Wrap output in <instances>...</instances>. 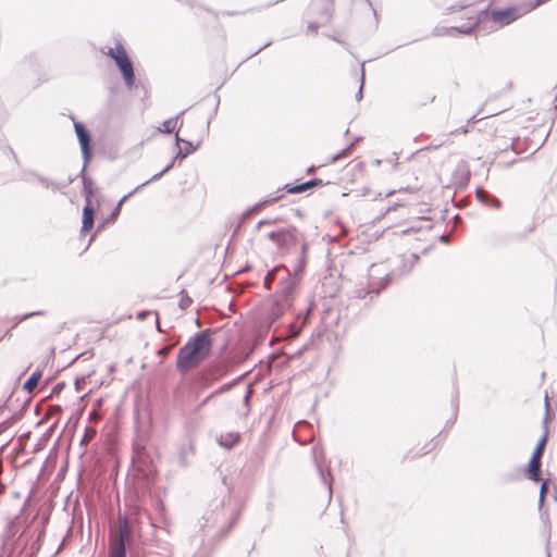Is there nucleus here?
Listing matches in <instances>:
<instances>
[{
    "instance_id": "1",
    "label": "nucleus",
    "mask_w": 557,
    "mask_h": 557,
    "mask_svg": "<svg viewBox=\"0 0 557 557\" xmlns=\"http://www.w3.org/2000/svg\"><path fill=\"white\" fill-rule=\"evenodd\" d=\"M211 331L209 329L196 333L187 343L180 348L176 356V368L178 372L185 374L191 369L198 367L206 360L212 349Z\"/></svg>"
},
{
    "instance_id": "2",
    "label": "nucleus",
    "mask_w": 557,
    "mask_h": 557,
    "mask_svg": "<svg viewBox=\"0 0 557 557\" xmlns=\"http://www.w3.org/2000/svg\"><path fill=\"white\" fill-rule=\"evenodd\" d=\"M108 54L115 61L116 65L121 70L127 87L133 88L135 85L133 64L123 46L117 44L115 48L109 49Z\"/></svg>"
},
{
    "instance_id": "3",
    "label": "nucleus",
    "mask_w": 557,
    "mask_h": 557,
    "mask_svg": "<svg viewBox=\"0 0 557 557\" xmlns=\"http://www.w3.org/2000/svg\"><path fill=\"white\" fill-rule=\"evenodd\" d=\"M295 283L288 281L287 284L275 295L271 309L272 319H277L292 307L294 300Z\"/></svg>"
},
{
    "instance_id": "4",
    "label": "nucleus",
    "mask_w": 557,
    "mask_h": 557,
    "mask_svg": "<svg viewBox=\"0 0 557 557\" xmlns=\"http://www.w3.org/2000/svg\"><path fill=\"white\" fill-rule=\"evenodd\" d=\"M128 539V525L125 517L117 520V531L110 544V557H125V542Z\"/></svg>"
},
{
    "instance_id": "5",
    "label": "nucleus",
    "mask_w": 557,
    "mask_h": 557,
    "mask_svg": "<svg viewBox=\"0 0 557 557\" xmlns=\"http://www.w3.org/2000/svg\"><path fill=\"white\" fill-rule=\"evenodd\" d=\"M389 273L385 264H372L369 270L370 289L368 294H379L388 283Z\"/></svg>"
},
{
    "instance_id": "6",
    "label": "nucleus",
    "mask_w": 557,
    "mask_h": 557,
    "mask_svg": "<svg viewBox=\"0 0 557 557\" xmlns=\"http://www.w3.org/2000/svg\"><path fill=\"white\" fill-rule=\"evenodd\" d=\"M546 442H547V433H544V435L539 441V443L531 456V459L529 461L528 474H529V478L535 482H539L541 480L540 479L541 457L543 455V450L546 445Z\"/></svg>"
},
{
    "instance_id": "7",
    "label": "nucleus",
    "mask_w": 557,
    "mask_h": 557,
    "mask_svg": "<svg viewBox=\"0 0 557 557\" xmlns=\"http://www.w3.org/2000/svg\"><path fill=\"white\" fill-rule=\"evenodd\" d=\"M268 237L275 243L280 250H288L296 243V230L282 228L269 233Z\"/></svg>"
},
{
    "instance_id": "8",
    "label": "nucleus",
    "mask_w": 557,
    "mask_h": 557,
    "mask_svg": "<svg viewBox=\"0 0 557 557\" xmlns=\"http://www.w3.org/2000/svg\"><path fill=\"white\" fill-rule=\"evenodd\" d=\"M75 134L78 138L81 149L83 152V158L85 164L89 162L91 153H90V135L86 127L81 122H74Z\"/></svg>"
},
{
    "instance_id": "9",
    "label": "nucleus",
    "mask_w": 557,
    "mask_h": 557,
    "mask_svg": "<svg viewBox=\"0 0 557 557\" xmlns=\"http://www.w3.org/2000/svg\"><path fill=\"white\" fill-rule=\"evenodd\" d=\"M518 18L517 11L515 9H505L492 12V20L499 25H508Z\"/></svg>"
},
{
    "instance_id": "10",
    "label": "nucleus",
    "mask_w": 557,
    "mask_h": 557,
    "mask_svg": "<svg viewBox=\"0 0 557 557\" xmlns=\"http://www.w3.org/2000/svg\"><path fill=\"white\" fill-rule=\"evenodd\" d=\"M173 168V162H170L161 172L154 174L150 180L146 181L145 183H143L141 185H139L138 187H136L133 191H131L128 195L124 196L117 203V206L115 207L114 209V213L117 214L119 211L121 210V207H122V203L128 198L131 197L132 195H134L136 191H138L141 187L146 186L147 184L151 183V182H154L157 180H159L164 173H166L168 171H170L171 169Z\"/></svg>"
},
{
    "instance_id": "11",
    "label": "nucleus",
    "mask_w": 557,
    "mask_h": 557,
    "mask_svg": "<svg viewBox=\"0 0 557 557\" xmlns=\"http://www.w3.org/2000/svg\"><path fill=\"white\" fill-rule=\"evenodd\" d=\"M94 209L90 206V199L87 197V205L83 210L82 233L88 232L94 225Z\"/></svg>"
},
{
    "instance_id": "12",
    "label": "nucleus",
    "mask_w": 557,
    "mask_h": 557,
    "mask_svg": "<svg viewBox=\"0 0 557 557\" xmlns=\"http://www.w3.org/2000/svg\"><path fill=\"white\" fill-rule=\"evenodd\" d=\"M240 440V434L237 432H228L225 434H221L218 437V443L220 446L231 449L233 448Z\"/></svg>"
},
{
    "instance_id": "13",
    "label": "nucleus",
    "mask_w": 557,
    "mask_h": 557,
    "mask_svg": "<svg viewBox=\"0 0 557 557\" xmlns=\"http://www.w3.org/2000/svg\"><path fill=\"white\" fill-rule=\"evenodd\" d=\"M183 114H184V111H182L176 117L169 119V120L164 121L162 124V128L160 131L168 133V134L174 132L177 126L178 119Z\"/></svg>"
},
{
    "instance_id": "14",
    "label": "nucleus",
    "mask_w": 557,
    "mask_h": 557,
    "mask_svg": "<svg viewBox=\"0 0 557 557\" xmlns=\"http://www.w3.org/2000/svg\"><path fill=\"white\" fill-rule=\"evenodd\" d=\"M186 145H189L190 146V149H181L178 147V151L176 152L174 159L171 161V162H175V159H184L186 158L189 153H191L193 151H195L197 149V146H194L190 141H186V140H183Z\"/></svg>"
},
{
    "instance_id": "15",
    "label": "nucleus",
    "mask_w": 557,
    "mask_h": 557,
    "mask_svg": "<svg viewBox=\"0 0 557 557\" xmlns=\"http://www.w3.org/2000/svg\"><path fill=\"white\" fill-rule=\"evenodd\" d=\"M40 373H33L28 380L24 383V389L32 392L38 384V381L40 379Z\"/></svg>"
},
{
    "instance_id": "16",
    "label": "nucleus",
    "mask_w": 557,
    "mask_h": 557,
    "mask_svg": "<svg viewBox=\"0 0 557 557\" xmlns=\"http://www.w3.org/2000/svg\"><path fill=\"white\" fill-rule=\"evenodd\" d=\"M475 25H476V20L475 18H469L467 26H463V27H460V28L454 27L451 30L453 32H459V33L468 34V33L471 32V29Z\"/></svg>"
},
{
    "instance_id": "17",
    "label": "nucleus",
    "mask_w": 557,
    "mask_h": 557,
    "mask_svg": "<svg viewBox=\"0 0 557 557\" xmlns=\"http://www.w3.org/2000/svg\"><path fill=\"white\" fill-rule=\"evenodd\" d=\"M351 146H352V145H349V146H347L346 148H344L341 152H338V153H336V154L332 156V158H331L330 162H331V163H334V162H336L337 160H339L341 158L345 157V156L348 153V151L350 150Z\"/></svg>"
},
{
    "instance_id": "18",
    "label": "nucleus",
    "mask_w": 557,
    "mask_h": 557,
    "mask_svg": "<svg viewBox=\"0 0 557 557\" xmlns=\"http://www.w3.org/2000/svg\"><path fill=\"white\" fill-rule=\"evenodd\" d=\"M313 184H314L313 182H307L305 184L297 185V186L293 187L290 189V191H293V193H301V191L306 190L308 187L312 186Z\"/></svg>"
},
{
    "instance_id": "19",
    "label": "nucleus",
    "mask_w": 557,
    "mask_h": 557,
    "mask_svg": "<svg viewBox=\"0 0 557 557\" xmlns=\"http://www.w3.org/2000/svg\"><path fill=\"white\" fill-rule=\"evenodd\" d=\"M546 491H547V482L545 481L542 483L541 490H540V498H539L540 506H542L544 503V497H545Z\"/></svg>"
},
{
    "instance_id": "20",
    "label": "nucleus",
    "mask_w": 557,
    "mask_h": 557,
    "mask_svg": "<svg viewBox=\"0 0 557 557\" xmlns=\"http://www.w3.org/2000/svg\"><path fill=\"white\" fill-rule=\"evenodd\" d=\"M363 81H364V71L362 70V73H361V85H360L359 90L357 92V99L358 100H360L362 98Z\"/></svg>"
},
{
    "instance_id": "21",
    "label": "nucleus",
    "mask_w": 557,
    "mask_h": 557,
    "mask_svg": "<svg viewBox=\"0 0 557 557\" xmlns=\"http://www.w3.org/2000/svg\"><path fill=\"white\" fill-rule=\"evenodd\" d=\"M478 197L481 201H485V197H487L484 190H478Z\"/></svg>"
},
{
    "instance_id": "22",
    "label": "nucleus",
    "mask_w": 557,
    "mask_h": 557,
    "mask_svg": "<svg viewBox=\"0 0 557 557\" xmlns=\"http://www.w3.org/2000/svg\"><path fill=\"white\" fill-rule=\"evenodd\" d=\"M39 314H42L41 311H37V312H30V313H27L23 317V319H27L29 317H33V315H39Z\"/></svg>"
},
{
    "instance_id": "23",
    "label": "nucleus",
    "mask_w": 557,
    "mask_h": 557,
    "mask_svg": "<svg viewBox=\"0 0 557 557\" xmlns=\"http://www.w3.org/2000/svg\"><path fill=\"white\" fill-rule=\"evenodd\" d=\"M147 314H148V312H139V313L137 314V318H138L139 320H144V319H145V317H146Z\"/></svg>"
},
{
    "instance_id": "24",
    "label": "nucleus",
    "mask_w": 557,
    "mask_h": 557,
    "mask_svg": "<svg viewBox=\"0 0 557 557\" xmlns=\"http://www.w3.org/2000/svg\"><path fill=\"white\" fill-rule=\"evenodd\" d=\"M181 140H182V139L178 137V134L176 133V136H175V145H176L177 147H178V145H180V141H181Z\"/></svg>"
},
{
    "instance_id": "25",
    "label": "nucleus",
    "mask_w": 557,
    "mask_h": 557,
    "mask_svg": "<svg viewBox=\"0 0 557 557\" xmlns=\"http://www.w3.org/2000/svg\"><path fill=\"white\" fill-rule=\"evenodd\" d=\"M546 0H536L535 4L533 5V8L544 3Z\"/></svg>"
},
{
    "instance_id": "26",
    "label": "nucleus",
    "mask_w": 557,
    "mask_h": 557,
    "mask_svg": "<svg viewBox=\"0 0 557 557\" xmlns=\"http://www.w3.org/2000/svg\"><path fill=\"white\" fill-rule=\"evenodd\" d=\"M493 205H494L496 208H499L500 202H499V200L494 199V200H493Z\"/></svg>"
},
{
    "instance_id": "27",
    "label": "nucleus",
    "mask_w": 557,
    "mask_h": 557,
    "mask_svg": "<svg viewBox=\"0 0 557 557\" xmlns=\"http://www.w3.org/2000/svg\"><path fill=\"white\" fill-rule=\"evenodd\" d=\"M265 223H270V221H260L258 224H257V227L259 228L261 225L265 224Z\"/></svg>"
},
{
    "instance_id": "28",
    "label": "nucleus",
    "mask_w": 557,
    "mask_h": 557,
    "mask_svg": "<svg viewBox=\"0 0 557 557\" xmlns=\"http://www.w3.org/2000/svg\"><path fill=\"white\" fill-rule=\"evenodd\" d=\"M410 259H411V263H413L418 260V257L416 255H411Z\"/></svg>"
},
{
    "instance_id": "29",
    "label": "nucleus",
    "mask_w": 557,
    "mask_h": 557,
    "mask_svg": "<svg viewBox=\"0 0 557 557\" xmlns=\"http://www.w3.org/2000/svg\"><path fill=\"white\" fill-rule=\"evenodd\" d=\"M272 275H273V272L268 273V275H267V277H265V282H267V283H268V282H269V280L272 277Z\"/></svg>"
},
{
    "instance_id": "30",
    "label": "nucleus",
    "mask_w": 557,
    "mask_h": 557,
    "mask_svg": "<svg viewBox=\"0 0 557 557\" xmlns=\"http://www.w3.org/2000/svg\"><path fill=\"white\" fill-rule=\"evenodd\" d=\"M309 28H312L313 30H315V29L318 28V26H317V25H313V24H310V25H309Z\"/></svg>"
},
{
    "instance_id": "31",
    "label": "nucleus",
    "mask_w": 557,
    "mask_h": 557,
    "mask_svg": "<svg viewBox=\"0 0 557 557\" xmlns=\"http://www.w3.org/2000/svg\"><path fill=\"white\" fill-rule=\"evenodd\" d=\"M364 296L366 294H363L362 292H358V297L363 298Z\"/></svg>"
},
{
    "instance_id": "32",
    "label": "nucleus",
    "mask_w": 557,
    "mask_h": 557,
    "mask_svg": "<svg viewBox=\"0 0 557 557\" xmlns=\"http://www.w3.org/2000/svg\"><path fill=\"white\" fill-rule=\"evenodd\" d=\"M545 406L548 408V400H547V396L545 397Z\"/></svg>"
}]
</instances>
